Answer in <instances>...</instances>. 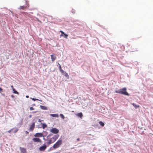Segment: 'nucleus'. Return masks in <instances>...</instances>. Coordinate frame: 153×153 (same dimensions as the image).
Listing matches in <instances>:
<instances>
[{
    "instance_id": "obj_1",
    "label": "nucleus",
    "mask_w": 153,
    "mask_h": 153,
    "mask_svg": "<svg viewBox=\"0 0 153 153\" xmlns=\"http://www.w3.org/2000/svg\"><path fill=\"white\" fill-rule=\"evenodd\" d=\"M126 88H124L119 90L116 91L115 92L117 93L122 94L124 95L129 96V94L126 91Z\"/></svg>"
},
{
    "instance_id": "obj_2",
    "label": "nucleus",
    "mask_w": 153,
    "mask_h": 153,
    "mask_svg": "<svg viewBox=\"0 0 153 153\" xmlns=\"http://www.w3.org/2000/svg\"><path fill=\"white\" fill-rule=\"evenodd\" d=\"M62 143V140H59L53 145V147L54 149L57 148L59 147Z\"/></svg>"
},
{
    "instance_id": "obj_3",
    "label": "nucleus",
    "mask_w": 153,
    "mask_h": 153,
    "mask_svg": "<svg viewBox=\"0 0 153 153\" xmlns=\"http://www.w3.org/2000/svg\"><path fill=\"white\" fill-rule=\"evenodd\" d=\"M50 131L54 134H57L59 132V130L56 128H52L50 130Z\"/></svg>"
},
{
    "instance_id": "obj_4",
    "label": "nucleus",
    "mask_w": 153,
    "mask_h": 153,
    "mask_svg": "<svg viewBox=\"0 0 153 153\" xmlns=\"http://www.w3.org/2000/svg\"><path fill=\"white\" fill-rule=\"evenodd\" d=\"M35 127V123L33 122L30 126L29 131H32L34 129Z\"/></svg>"
},
{
    "instance_id": "obj_5",
    "label": "nucleus",
    "mask_w": 153,
    "mask_h": 153,
    "mask_svg": "<svg viewBox=\"0 0 153 153\" xmlns=\"http://www.w3.org/2000/svg\"><path fill=\"white\" fill-rule=\"evenodd\" d=\"M33 141L35 142L41 143V141L40 139L38 138H34L32 139Z\"/></svg>"
},
{
    "instance_id": "obj_6",
    "label": "nucleus",
    "mask_w": 153,
    "mask_h": 153,
    "mask_svg": "<svg viewBox=\"0 0 153 153\" xmlns=\"http://www.w3.org/2000/svg\"><path fill=\"white\" fill-rule=\"evenodd\" d=\"M47 146L45 144L42 146L40 147L39 149L40 151H44L46 148Z\"/></svg>"
},
{
    "instance_id": "obj_7",
    "label": "nucleus",
    "mask_w": 153,
    "mask_h": 153,
    "mask_svg": "<svg viewBox=\"0 0 153 153\" xmlns=\"http://www.w3.org/2000/svg\"><path fill=\"white\" fill-rule=\"evenodd\" d=\"M43 134L42 133H36L34 136L35 137H42L43 136Z\"/></svg>"
},
{
    "instance_id": "obj_8",
    "label": "nucleus",
    "mask_w": 153,
    "mask_h": 153,
    "mask_svg": "<svg viewBox=\"0 0 153 153\" xmlns=\"http://www.w3.org/2000/svg\"><path fill=\"white\" fill-rule=\"evenodd\" d=\"M19 149L21 153H26V149H25L21 147H20Z\"/></svg>"
},
{
    "instance_id": "obj_9",
    "label": "nucleus",
    "mask_w": 153,
    "mask_h": 153,
    "mask_svg": "<svg viewBox=\"0 0 153 153\" xmlns=\"http://www.w3.org/2000/svg\"><path fill=\"white\" fill-rule=\"evenodd\" d=\"M51 58L52 61H53L56 59V57L55 55H51Z\"/></svg>"
},
{
    "instance_id": "obj_10",
    "label": "nucleus",
    "mask_w": 153,
    "mask_h": 153,
    "mask_svg": "<svg viewBox=\"0 0 153 153\" xmlns=\"http://www.w3.org/2000/svg\"><path fill=\"white\" fill-rule=\"evenodd\" d=\"M50 116L53 117H59V115L58 114H50Z\"/></svg>"
},
{
    "instance_id": "obj_11",
    "label": "nucleus",
    "mask_w": 153,
    "mask_h": 153,
    "mask_svg": "<svg viewBox=\"0 0 153 153\" xmlns=\"http://www.w3.org/2000/svg\"><path fill=\"white\" fill-rule=\"evenodd\" d=\"M53 143V140H52L51 138L50 139L48 142H47V143L48 144H50L52 143Z\"/></svg>"
},
{
    "instance_id": "obj_12",
    "label": "nucleus",
    "mask_w": 153,
    "mask_h": 153,
    "mask_svg": "<svg viewBox=\"0 0 153 153\" xmlns=\"http://www.w3.org/2000/svg\"><path fill=\"white\" fill-rule=\"evenodd\" d=\"M40 107L43 110H47L48 109L47 108L46 106H43L42 105H41Z\"/></svg>"
},
{
    "instance_id": "obj_13",
    "label": "nucleus",
    "mask_w": 153,
    "mask_h": 153,
    "mask_svg": "<svg viewBox=\"0 0 153 153\" xmlns=\"http://www.w3.org/2000/svg\"><path fill=\"white\" fill-rule=\"evenodd\" d=\"M132 105L134 107V108H137L139 107V105H137L134 103H132Z\"/></svg>"
},
{
    "instance_id": "obj_14",
    "label": "nucleus",
    "mask_w": 153,
    "mask_h": 153,
    "mask_svg": "<svg viewBox=\"0 0 153 153\" xmlns=\"http://www.w3.org/2000/svg\"><path fill=\"white\" fill-rule=\"evenodd\" d=\"M42 127L43 129H44L45 128L47 127V125L45 123H42Z\"/></svg>"
},
{
    "instance_id": "obj_15",
    "label": "nucleus",
    "mask_w": 153,
    "mask_h": 153,
    "mask_svg": "<svg viewBox=\"0 0 153 153\" xmlns=\"http://www.w3.org/2000/svg\"><path fill=\"white\" fill-rule=\"evenodd\" d=\"M76 115L81 118L82 116V113H79L77 114Z\"/></svg>"
},
{
    "instance_id": "obj_16",
    "label": "nucleus",
    "mask_w": 153,
    "mask_h": 153,
    "mask_svg": "<svg viewBox=\"0 0 153 153\" xmlns=\"http://www.w3.org/2000/svg\"><path fill=\"white\" fill-rule=\"evenodd\" d=\"M13 93L15 94H19V93L16 91L14 88H13Z\"/></svg>"
},
{
    "instance_id": "obj_17",
    "label": "nucleus",
    "mask_w": 153,
    "mask_h": 153,
    "mask_svg": "<svg viewBox=\"0 0 153 153\" xmlns=\"http://www.w3.org/2000/svg\"><path fill=\"white\" fill-rule=\"evenodd\" d=\"M64 35V36H63V35L61 34L60 35V36H63L64 37L66 38H67V37L68 36V35H67V34H65V33Z\"/></svg>"
},
{
    "instance_id": "obj_18",
    "label": "nucleus",
    "mask_w": 153,
    "mask_h": 153,
    "mask_svg": "<svg viewBox=\"0 0 153 153\" xmlns=\"http://www.w3.org/2000/svg\"><path fill=\"white\" fill-rule=\"evenodd\" d=\"M99 123L102 126H103L104 125V123L102 121H100Z\"/></svg>"
},
{
    "instance_id": "obj_19",
    "label": "nucleus",
    "mask_w": 153,
    "mask_h": 153,
    "mask_svg": "<svg viewBox=\"0 0 153 153\" xmlns=\"http://www.w3.org/2000/svg\"><path fill=\"white\" fill-rule=\"evenodd\" d=\"M59 70L62 73H63L64 72V71L62 69L61 67V66L60 65V66L59 67Z\"/></svg>"
},
{
    "instance_id": "obj_20",
    "label": "nucleus",
    "mask_w": 153,
    "mask_h": 153,
    "mask_svg": "<svg viewBox=\"0 0 153 153\" xmlns=\"http://www.w3.org/2000/svg\"><path fill=\"white\" fill-rule=\"evenodd\" d=\"M60 115L62 119H65V117L63 114H60Z\"/></svg>"
},
{
    "instance_id": "obj_21",
    "label": "nucleus",
    "mask_w": 153,
    "mask_h": 153,
    "mask_svg": "<svg viewBox=\"0 0 153 153\" xmlns=\"http://www.w3.org/2000/svg\"><path fill=\"white\" fill-rule=\"evenodd\" d=\"M30 98L32 100H33V101H36V100H39L40 101H42V100H39V99H35V98Z\"/></svg>"
},
{
    "instance_id": "obj_22",
    "label": "nucleus",
    "mask_w": 153,
    "mask_h": 153,
    "mask_svg": "<svg viewBox=\"0 0 153 153\" xmlns=\"http://www.w3.org/2000/svg\"><path fill=\"white\" fill-rule=\"evenodd\" d=\"M51 138L53 140V142H54L57 140L54 137H52V138Z\"/></svg>"
},
{
    "instance_id": "obj_23",
    "label": "nucleus",
    "mask_w": 153,
    "mask_h": 153,
    "mask_svg": "<svg viewBox=\"0 0 153 153\" xmlns=\"http://www.w3.org/2000/svg\"><path fill=\"white\" fill-rule=\"evenodd\" d=\"M59 135L58 134L55 135L53 137H54L56 139H57L59 137Z\"/></svg>"
},
{
    "instance_id": "obj_24",
    "label": "nucleus",
    "mask_w": 153,
    "mask_h": 153,
    "mask_svg": "<svg viewBox=\"0 0 153 153\" xmlns=\"http://www.w3.org/2000/svg\"><path fill=\"white\" fill-rule=\"evenodd\" d=\"M18 129L17 128H16L15 130L13 131V132L14 133H15L16 132L18 131Z\"/></svg>"
},
{
    "instance_id": "obj_25",
    "label": "nucleus",
    "mask_w": 153,
    "mask_h": 153,
    "mask_svg": "<svg viewBox=\"0 0 153 153\" xmlns=\"http://www.w3.org/2000/svg\"><path fill=\"white\" fill-rule=\"evenodd\" d=\"M34 109L33 107H30V110L31 111L32 110H34Z\"/></svg>"
},
{
    "instance_id": "obj_26",
    "label": "nucleus",
    "mask_w": 153,
    "mask_h": 153,
    "mask_svg": "<svg viewBox=\"0 0 153 153\" xmlns=\"http://www.w3.org/2000/svg\"><path fill=\"white\" fill-rule=\"evenodd\" d=\"M60 32L62 33V34L63 35V34H65V33L63 31H60Z\"/></svg>"
},
{
    "instance_id": "obj_27",
    "label": "nucleus",
    "mask_w": 153,
    "mask_h": 153,
    "mask_svg": "<svg viewBox=\"0 0 153 153\" xmlns=\"http://www.w3.org/2000/svg\"><path fill=\"white\" fill-rule=\"evenodd\" d=\"M13 128L12 129H11V130H10L8 131L7 132H8V133H10L11 132V131L12 130H13Z\"/></svg>"
},
{
    "instance_id": "obj_28",
    "label": "nucleus",
    "mask_w": 153,
    "mask_h": 153,
    "mask_svg": "<svg viewBox=\"0 0 153 153\" xmlns=\"http://www.w3.org/2000/svg\"><path fill=\"white\" fill-rule=\"evenodd\" d=\"M2 91V89L0 87V93H1V91Z\"/></svg>"
},
{
    "instance_id": "obj_29",
    "label": "nucleus",
    "mask_w": 153,
    "mask_h": 153,
    "mask_svg": "<svg viewBox=\"0 0 153 153\" xmlns=\"http://www.w3.org/2000/svg\"><path fill=\"white\" fill-rule=\"evenodd\" d=\"M65 76L66 77H68V76H69L68 75V74L66 73L65 75Z\"/></svg>"
},
{
    "instance_id": "obj_30",
    "label": "nucleus",
    "mask_w": 153,
    "mask_h": 153,
    "mask_svg": "<svg viewBox=\"0 0 153 153\" xmlns=\"http://www.w3.org/2000/svg\"><path fill=\"white\" fill-rule=\"evenodd\" d=\"M38 122H42V120H40V119H39L38 120Z\"/></svg>"
},
{
    "instance_id": "obj_31",
    "label": "nucleus",
    "mask_w": 153,
    "mask_h": 153,
    "mask_svg": "<svg viewBox=\"0 0 153 153\" xmlns=\"http://www.w3.org/2000/svg\"><path fill=\"white\" fill-rule=\"evenodd\" d=\"M21 9H23V6H21Z\"/></svg>"
},
{
    "instance_id": "obj_32",
    "label": "nucleus",
    "mask_w": 153,
    "mask_h": 153,
    "mask_svg": "<svg viewBox=\"0 0 153 153\" xmlns=\"http://www.w3.org/2000/svg\"><path fill=\"white\" fill-rule=\"evenodd\" d=\"M77 141H79V138H78L77 139Z\"/></svg>"
},
{
    "instance_id": "obj_33",
    "label": "nucleus",
    "mask_w": 153,
    "mask_h": 153,
    "mask_svg": "<svg viewBox=\"0 0 153 153\" xmlns=\"http://www.w3.org/2000/svg\"><path fill=\"white\" fill-rule=\"evenodd\" d=\"M26 98H28L29 97V96H28V95H26Z\"/></svg>"
},
{
    "instance_id": "obj_34",
    "label": "nucleus",
    "mask_w": 153,
    "mask_h": 153,
    "mask_svg": "<svg viewBox=\"0 0 153 153\" xmlns=\"http://www.w3.org/2000/svg\"><path fill=\"white\" fill-rule=\"evenodd\" d=\"M26 133L27 134L28 133V132H27V131H26Z\"/></svg>"
},
{
    "instance_id": "obj_35",
    "label": "nucleus",
    "mask_w": 153,
    "mask_h": 153,
    "mask_svg": "<svg viewBox=\"0 0 153 153\" xmlns=\"http://www.w3.org/2000/svg\"><path fill=\"white\" fill-rule=\"evenodd\" d=\"M1 93V95H2L3 96H4V94H2Z\"/></svg>"
},
{
    "instance_id": "obj_36",
    "label": "nucleus",
    "mask_w": 153,
    "mask_h": 153,
    "mask_svg": "<svg viewBox=\"0 0 153 153\" xmlns=\"http://www.w3.org/2000/svg\"><path fill=\"white\" fill-rule=\"evenodd\" d=\"M11 97L13 98L14 96H13V95H12L11 96Z\"/></svg>"
},
{
    "instance_id": "obj_37",
    "label": "nucleus",
    "mask_w": 153,
    "mask_h": 153,
    "mask_svg": "<svg viewBox=\"0 0 153 153\" xmlns=\"http://www.w3.org/2000/svg\"><path fill=\"white\" fill-rule=\"evenodd\" d=\"M11 88H13V85H12V86H11Z\"/></svg>"
},
{
    "instance_id": "obj_38",
    "label": "nucleus",
    "mask_w": 153,
    "mask_h": 153,
    "mask_svg": "<svg viewBox=\"0 0 153 153\" xmlns=\"http://www.w3.org/2000/svg\"><path fill=\"white\" fill-rule=\"evenodd\" d=\"M36 111L33 112H32V113H36Z\"/></svg>"
},
{
    "instance_id": "obj_39",
    "label": "nucleus",
    "mask_w": 153,
    "mask_h": 153,
    "mask_svg": "<svg viewBox=\"0 0 153 153\" xmlns=\"http://www.w3.org/2000/svg\"><path fill=\"white\" fill-rule=\"evenodd\" d=\"M31 117V115H30L29 116L30 118Z\"/></svg>"
},
{
    "instance_id": "obj_40",
    "label": "nucleus",
    "mask_w": 153,
    "mask_h": 153,
    "mask_svg": "<svg viewBox=\"0 0 153 153\" xmlns=\"http://www.w3.org/2000/svg\"><path fill=\"white\" fill-rule=\"evenodd\" d=\"M58 65H59V66H60V64H59V63H58Z\"/></svg>"
}]
</instances>
